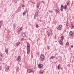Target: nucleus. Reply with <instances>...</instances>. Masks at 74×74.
Instances as JSON below:
<instances>
[{
	"label": "nucleus",
	"instance_id": "1",
	"mask_svg": "<svg viewBox=\"0 0 74 74\" xmlns=\"http://www.w3.org/2000/svg\"><path fill=\"white\" fill-rule=\"evenodd\" d=\"M27 53L29 54L30 53V45L28 42L27 44Z\"/></svg>",
	"mask_w": 74,
	"mask_h": 74
},
{
	"label": "nucleus",
	"instance_id": "2",
	"mask_svg": "<svg viewBox=\"0 0 74 74\" xmlns=\"http://www.w3.org/2000/svg\"><path fill=\"white\" fill-rule=\"evenodd\" d=\"M44 58H45V56L44 54H42L40 55V60L41 61H44Z\"/></svg>",
	"mask_w": 74,
	"mask_h": 74
},
{
	"label": "nucleus",
	"instance_id": "3",
	"mask_svg": "<svg viewBox=\"0 0 74 74\" xmlns=\"http://www.w3.org/2000/svg\"><path fill=\"white\" fill-rule=\"evenodd\" d=\"M38 66L39 69H42L44 67V65L42 64H39Z\"/></svg>",
	"mask_w": 74,
	"mask_h": 74
},
{
	"label": "nucleus",
	"instance_id": "4",
	"mask_svg": "<svg viewBox=\"0 0 74 74\" xmlns=\"http://www.w3.org/2000/svg\"><path fill=\"white\" fill-rule=\"evenodd\" d=\"M17 61L18 62H20L21 61V56H18Z\"/></svg>",
	"mask_w": 74,
	"mask_h": 74
},
{
	"label": "nucleus",
	"instance_id": "5",
	"mask_svg": "<svg viewBox=\"0 0 74 74\" xmlns=\"http://www.w3.org/2000/svg\"><path fill=\"white\" fill-rule=\"evenodd\" d=\"M62 27H63V26H62V25H60L58 27V29L59 30H61Z\"/></svg>",
	"mask_w": 74,
	"mask_h": 74
},
{
	"label": "nucleus",
	"instance_id": "6",
	"mask_svg": "<svg viewBox=\"0 0 74 74\" xmlns=\"http://www.w3.org/2000/svg\"><path fill=\"white\" fill-rule=\"evenodd\" d=\"M71 25H72V26H71V29H74V24L73 23H71Z\"/></svg>",
	"mask_w": 74,
	"mask_h": 74
},
{
	"label": "nucleus",
	"instance_id": "7",
	"mask_svg": "<svg viewBox=\"0 0 74 74\" xmlns=\"http://www.w3.org/2000/svg\"><path fill=\"white\" fill-rule=\"evenodd\" d=\"M63 5H61L60 9V10L61 11H63Z\"/></svg>",
	"mask_w": 74,
	"mask_h": 74
},
{
	"label": "nucleus",
	"instance_id": "8",
	"mask_svg": "<svg viewBox=\"0 0 74 74\" xmlns=\"http://www.w3.org/2000/svg\"><path fill=\"white\" fill-rule=\"evenodd\" d=\"M27 72L28 73H31V70L28 69L27 70Z\"/></svg>",
	"mask_w": 74,
	"mask_h": 74
},
{
	"label": "nucleus",
	"instance_id": "9",
	"mask_svg": "<svg viewBox=\"0 0 74 74\" xmlns=\"http://www.w3.org/2000/svg\"><path fill=\"white\" fill-rule=\"evenodd\" d=\"M67 7V5H64V9L66 10V8Z\"/></svg>",
	"mask_w": 74,
	"mask_h": 74
},
{
	"label": "nucleus",
	"instance_id": "10",
	"mask_svg": "<svg viewBox=\"0 0 74 74\" xmlns=\"http://www.w3.org/2000/svg\"><path fill=\"white\" fill-rule=\"evenodd\" d=\"M10 69V67H8L6 68V69L5 70L7 72L8 71V70Z\"/></svg>",
	"mask_w": 74,
	"mask_h": 74
},
{
	"label": "nucleus",
	"instance_id": "11",
	"mask_svg": "<svg viewBox=\"0 0 74 74\" xmlns=\"http://www.w3.org/2000/svg\"><path fill=\"white\" fill-rule=\"evenodd\" d=\"M70 34L71 36H73V32L72 31H71L70 32Z\"/></svg>",
	"mask_w": 74,
	"mask_h": 74
},
{
	"label": "nucleus",
	"instance_id": "12",
	"mask_svg": "<svg viewBox=\"0 0 74 74\" xmlns=\"http://www.w3.org/2000/svg\"><path fill=\"white\" fill-rule=\"evenodd\" d=\"M25 36H26V34H25V33H23L22 34V36H23V37H25Z\"/></svg>",
	"mask_w": 74,
	"mask_h": 74
},
{
	"label": "nucleus",
	"instance_id": "13",
	"mask_svg": "<svg viewBox=\"0 0 74 74\" xmlns=\"http://www.w3.org/2000/svg\"><path fill=\"white\" fill-rule=\"evenodd\" d=\"M23 29V27H21L20 28V30L18 31L19 32H21V31Z\"/></svg>",
	"mask_w": 74,
	"mask_h": 74
},
{
	"label": "nucleus",
	"instance_id": "14",
	"mask_svg": "<svg viewBox=\"0 0 74 74\" xmlns=\"http://www.w3.org/2000/svg\"><path fill=\"white\" fill-rule=\"evenodd\" d=\"M60 45H63V43L61 41L60 42Z\"/></svg>",
	"mask_w": 74,
	"mask_h": 74
},
{
	"label": "nucleus",
	"instance_id": "15",
	"mask_svg": "<svg viewBox=\"0 0 74 74\" xmlns=\"http://www.w3.org/2000/svg\"><path fill=\"white\" fill-rule=\"evenodd\" d=\"M5 52L6 53H8V49H6L5 50Z\"/></svg>",
	"mask_w": 74,
	"mask_h": 74
},
{
	"label": "nucleus",
	"instance_id": "16",
	"mask_svg": "<svg viewBox=\"0 0 74 74\" xmlns=\"http://www.w3.org/2000/svg\"><path fill=\"white\" fill-rule=\"evenodd\" d=\"M54 58H55V56H51V58H50V59H54Z\"/></svg>",
	"mask_w": 74,
	"mask_h": 74
},
{
	"label": "nucleus",
	"instance_id": "17",
	"mask_svg": "<svg viewBox=\"0 0 74 74\" xmlns=\"http://www.w3.org/2000/svg\"><path fill=\"white\" fill-rule=\"evenodd\" d=\"M61 39L62 40H63V39H64V37L63 36H62L61 38Z\"/></svg>",
	"mask_w": 74,
	"mask_h": 74
},
{
	"label": "nucleus",
	"instance_id": "18",
	"mask_svg": "<svg viewBox=\"0 0 74 74\" xmlns=\"http://www.w3.org/2000/svg\"><path fill=\"white\" fill-rule=\"evenodd\" d=\"M20 42H18L17 43L16 45L17 46H18V45H19V44H20Z\"/></svg>",
	"mask_w": 74,
	"mask_h": 74
},
{
	"label": "nucleus",
	"instance_id": "19",
	"mask_svg": "<svg viewBox=\"0 0 74 74\" xmlns=\"http://www.w3.org/2000/svg\"><path fill=\"white\" fill-rule=\"evenodd\" d=\"M56 13H58L59 12V10L57 9H56Z\"/></svg>",
	"mask_w": 74,
	"mask_h": 74
},
{
	"label": "nucleus",
	"instance_id": "20",
	"mask_svg": "<svg viewBox=\"0 0 74 74\" xmlns=\"http://www.w3.org/2000/svg\"><path fill=\"white\" fill-rule=\"evenodd\" d=\"M47 34L48 36H50V35L49 34V32L47 31Z\"/></svg>",
	"mask_w": 74,
	"mask_h": 74
},
{
	"label": "nucleus",
	"instance_id": "21",
	"mask_svg": "<svg viewBox=\"0 0 74 74\" xmlns=\"http://www.w3.org/2000/svg\"><path fill=\"white\" fill-rule=\"evenodd\" d=\"M0 56L1 57H3V54H2V53H1V54H0Z\"/></svg>",
	"mask_w": 74,
	"mask_h": 74
},
{
	"label": "nucleus",
	"instance_id": "22",
	"mask_svg": "<svg viewBox=\"0 0 74 74\" xmlns=\"http://www.w3.org/2000/svg\"><path fill=\"white\" fill-rule=\"evenodd\" d=\"M66 45H67V46H68V47H69V43H68V42H67L66 43Z\"/></svg>",
	"mask_w": 74,
	"mask_h": 74
},
{
	"label": "nucleus",
	"instance_id": "23",
	"mask_svg": "<svg viewBox=\"0 0 74 74\" xmlns=\"http://www.w3.org/2000/svg\"><path fill=\"white\" fill-rule=\"evenodd\" d=\"M69 23H67L66 24V25L67 26H69Z\"/></svg>",
	"mask_w": 74,
	"mask_h": 74
},
{
	"label": "nucleus",
	"instance_id": "24",
	"mask_svg": "<svg viewBox=\"0 0 74 74\" xmlns=\"http://www.w3.org/2000/svg\"><path fill=\"white\" fill-rule=\"evenodd\" d=\"M50 34H52V31H51L50 32Z\"/></svg>",
	"mask_w": 74,
	"mask_h": 74
},
{
	"label": "nucleus",
	"instance_id": "25",
	"mask_svg": "<svg viewBox=\"0 0 74 74\" xmlns=\"http://www.w3.org/2000/svg\"><path fill=\"white\" fill-rule=\"evenodd\" d=\"M3 23V21H0V24L1 23Z\"/></svg>",
	"mask_w": 74,
	"mask_h": 74
},
{
	"label": "nucleus",
	"instance_id": "26",
	"mask_svg": "<svg viewBox=\"0 0 74 74\" xmlns=\"http://www.w3.org/2000/svg\"><path fill=\"white\" fill-rule=\"evenodd\" d=\"M36 27H37V28H38V25L37 24H36Z\"/></svg>",
	"mask_w": 74,
	"mask_h": 74
},
{
	"label": "nucleus",
	"instance_id": "27",
	"mask_svg": "<svg viewBox=\"0 0 74 74\" xmlns=\"http://www.w3.org/2000/svg\"><path fill=\"white\" fill-rule=\"evenodd\" d=\"M57 68H58V70H60V69H59V66H58Z\"/></svg>",
	"mask_w": 74,
	"mask_h": 74
},
{
	"label": "nucleus",
	"instance_id": "28",
	"mask_svg": "<svg viewBox=\"0 0 74 74\" xmlns=\"http://www.w3.org/2000/svg\"><path fill=\"white\" fill-rule=\"evenodd\" d=\"M31 72H32V73H33V72H34V70H31Z\"/></svg>",
	"mask_w": 74,
	"mask_h": 74
},
{
	"label": "nucleus",
	"instance_id": "29",
	"mask_svg": "<svg viewBox=\"0 0 74 74\" xmlns=\"http://www.w3.org/2000/svg\"><path fill=\"white\" fill-rule=\"evenodd\" d=\"M40 74H43V72H42L41 71H40Z\"/></svg>",
	"mask_w": 74,
	"mask_h": 74
},
{
	"label": "nucleus",
	"instance_id": "30",
	"mask_svg": "<svg viewBox=\"0 0 74 74\" xmlns=\"http://www.w3.org/2000/svg\"><path fill=\"white\" fill-rule=\"evenodd\" d=\"M24 40V38H21V41H22V40Z\"/></svg>",
	"mask_w": 74,
	"mask_h": 74
},
{
	"label": "nucleus",
	"instance_id": "31",
	"mask_svg": "<svg viewBox=\"0 0 74 74\" xmlns=\"http://www.w3.org/2000/svg\"><path fill=\"white\" fill-rule=\"evenodd\" d=\"M15 3H17V1L16 0H15Z\"/></svg>",
	"mask_w": 74,
	"mask_h": 74
},
{
	"label": "nucleus",
	"instance_id": "32",
	"mask_svg": "<svg viewBox=\"0 0 74 74\" xmlns=\"http://www.w3.org/2000/svg\"><path fill=\"white\" fill-rule=\"evenodd\" d=\"M39 5H37V8H39Z\"/></svg>",
	"mask_w": 74,
	"mask_h": 74
},
{
	"label": "nucleus",
	"instance_id": "33",
	"mask_svg": "<svg viewBox=\"0 0 74 74\" xmlns=\"http://www.w3.org/2000/svg\"><path fill=\"white\" fill-rule=\"evenodd\" d=\"M71 48H73V45H71Z\"/></svg>",
	"mask_w": 74,
	"mask_h": 74
},
{
	"label": "nucleus",
	"instance_id": "34",
	"mask_svg": "<svg viewBox=\"0 0 74 74\" xmlns=\"http://www.w3.org/2000/svg\"><path fill=\"white\" fill-rule=\"evenodd\" d=\"M23 15L24 16V15H25V12H24L23 13Z\"/></svg>",
	"mask_w": 74,
	"mask_h": 74
},
{
	"label": "nucleus",
	"instance_id": "35",
	"mask_svg": "<svg viewBox=\"0 0 74 74\" xmlns=\"http://www.w3.org/2000/svg\"><path fill=\"white\" fill-rule=\"evenodd\" d=\"M67 5H69V3H67Z\"/></svg>",
	"mask_w": 74,
	"mask_h": 74
},
{
	"label": "nucleus",
	"instance_id": "36",
	"mask_svg": "<svg viewBox=\"0 0 74 74\" xmlns=\"http://www.w3.org/2000/svg\"><path fill=\"white\" fill-rule=\"evenodd\" d=\"M1 66H0V70H1Z\"/></svg>",
	"mask_w": 74,
	"mask_h": 74
},
{
	"label": "nucleus",
	"instance_id": "37",
	"mask_svg": "<svg viewBox=\"0 0 74 74\" xmlns=\"http://www.w3.org/2000/svg\"><path fill=\"white\" fill-rule=\"evenodd\" d=\"M1 25H0V28H1Z\"/></svg>",
	"mask_w": 74,
	"mask_h": 74
},
{
	"label": "nucleus",
	"instance_id": "38",
	"mask_svg": "<svg viewBox=\"0 0 74 74\" xmlns=\"http://www.w3.org/2000/svg\"><path fill=\"white\" fill-rule=\"evenodd\" d=\"M37 13H36L35 15L36 16V15H37Z\"/></svg>",
	"mask_w": 74,
	"mask_h": 74
},
{
	"label": "nucleus",
	"instance_id": "39",
	"mask_svg": "<svg viewBox=\"0 0 74 74\" xmlns=\"http://www.w3.org/2000/svg\"><path fill=\"white\" fill-rule=\"evenodd\" d=\"M22 7H24V5H22Z\"/></svg>",
	"mask_w": 74,
	"mask_h": 74
},
{
	"label": "nucleus",
	"instance_id": "40",
	"mask_svg": "<svg viewBox=\"0 0 74 74\" xmlns=\"http://www.w3.org/2000/svg\"><path fill=\"white\" fill-rule=\"evenodd\" d=\"M1 58H0V61H1Z\"/></svg>",
	"mask_w": 74,
	"mask_h": 74
}]
</instances>
